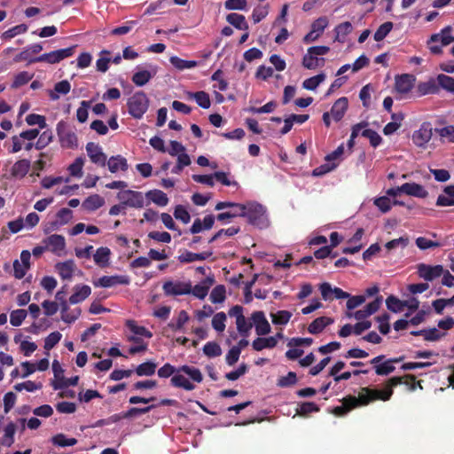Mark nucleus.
Listing matches in <instances>:
<instances>
[{
  "mask_svg": "<svg viewBox=\"0 0 454 454\" xmlns=\"http://www.w3.org/2000/svg\"><path fill=\"white\" fill-rule=\"evenodd\" d=\"M397 386V376L392 377L388 384L383 389H372L369 387H362L358 397L354 395H348L344 397L341 402L342 404L334 407L333 413L335 416L342 417L349 412L351 410L361 406L367 405L375 400H388L393 395V387Z\"/></svg>",
  "mask_w": 454,
  "mask_h": 454,
  "instance_id": "f257e3e1",
  "label": "nucleus"
},
{
  "mask_svg": "<svg viewBox=\"0 0 454 454\" xmlns=\"http://www.w3.org/2000/svg\"><path fill=\"white\" fill-rule=\"evenodd\" d=\"M244 216L248 223L260 228L267 226L266 208L260 203L250 201L245 204Z\"/></svg>",
  "mask_w": 454,
  "mask_h": 454,
  "instance_id": "f03ea898",
  "label": "nucleus"
},
{
  "mask_svg": "<svg viewBox=\"0 0 454 454\" xmlns=\"http://www.w3.org/2000/svg\"><path fill=\"white\" fill-rule=\"evenodd\" d=\"M330 51V48L325 45L311 46L307 50V53L302 58V66L306 69H316L325 65V59L318 58Z\"/></svg>",
  "mask_w": 454,
  "mask_h": 454,
  "instance_id": "7ed1b4c3",
  "label": "nucleus"
},
{
  "mask_svg": "<svg viewBox=\"0 0 454 454\" xmlns=\"http://www.w3.org/2000/svg\"><path fill=\"white\" fill-rule=\"evenodd\" d=\"M128 112L135 119H141L149 107V98L144 91H137L127 102Z\"/></svg>",
  "mask_w": 454,
  "mask_h": 454,
  "instance_id": "20e7f679",
  "label": "nucleus"
},
{
  "mask_svg": "<svg viewBox=\"0 0 454 454\" xmlns=\"http://www.w3.org/2000/svg\"><path fill=\"white\" fill-rule=\"evenodd\" d=\"M451 30V27L447 26L442 28L440 33L431 35L430 39L427 41V45L433 54H441L443 46H447L454 42V36L450 35Z\"/></svg>",
  "mask_w": 454,
  "mask_h": 454,
  "instance_id": "39448f33",
  "label": "nucleus"
},
{
  "mask_svg": "<svg viewBox=\"0 0 454 454\" xmlns=\"http://www.w3.org/2000/svg\"><path fill=\"white\" fill-rule=\"evenodd\" d=\"M75 48L76 45H74L68 48L52 51L48 53H43L38 57L34 58L33 59H30L29 64L38 62H46L49 64L59 63L61 60L73 56Z\"/></svg>",
  "mask_w": 454,
  "mask_h": 454,
  "instance_id": "423d86ee",
  "label": "nucleus"
},
{
  "mask_svg": "<svg viewBox=\"0 0 454 454\" xmlns=\"http://www.w3.org/2000/svg\"><path fill=\"white\" fill-rule=\"evenodd\" d=\"M56 130L62 147L70 149L77 147V136L66 121H59Z\"/></svg>",
  "mask_w": 454,
  "mask_h": 454,
  "instance_id": "0eeeda50",
  "label": "nucleus"
},
{
  "mask_svg": "<svg viewBox=\"0 0 454 454\" xmlns=\"http://www.w3.org/2000/svg\"><path fill=\"white\" fill-rule=\"evenodd\" d=\"M73 218V211L67 207L59 209L56 215L55 220L48 221L44 224L43 231L45 233H50L59 229V227L68 223Z\"/></svg>",
  "mask_w": 454,
  "mask_h": 454,
  "instance_id": "6e6552de",
  "label": "nucleus"
},
{
  "mask_svg": "<svg viewBox=\"0 0 454 454\" xmlns=\"http://www.w3.org/2000/svg\"><path fill=\"white\" fill-rule=\"evenodd\" d=\"M432 136V124L429 121H425L420 125L419 129L413 132L411 140L416 146L425 149L431 140Z\"/></svg>",
  "mask_w": 454,
  "mask_h": 454,
  "instance_id": "1a4fd4ad",
  "label": "nucleus"
},
{
  "mask_svg": "<svg viewBox=\"0 0 454 454\" xmlns=\"http://www.w3.org/2000/svg\"><path fill=\"white\" fill-rule=\"evenodd\" d=\"M162 289L164 294L167 296H176L183 294H190L192 291V284L190 282H181V281H166Z\"/></svg>",
  "mask_w": 454,
  "mask_h": 454,
  "instance_id": "9d476101",
  "label": "nucleus"
},
{
  "mask_svg": "<svg viewBox=\"0 0 454 454\" xmlns=\"http://www.w3.org/2000/svg\"><path fill=\"white\" fill-rule=\"evenodd\" d=\"M130 283L129 277L126 275L103 276L98 280L93 281L96 287L109 288L117 285H129Z\"/></svg>",
  "mask_w": 454,
  "mask_h": 454,
  "instance_id": "9b49d317",
  "label": "nucleus"
},
{
  "mask_svg": "<svg viewBox=\"0 0 454 454\" xmlns=\"http://www.w3.org/2000/svg\"><path fill=\"white\" fill-rule=\"evenodd\" d=\"M444 272L442 265H428L420 263L418 265V274L421 278L426 281H433L434 279L441 277Z\"/></svg>",
  "mask_w": 454,
  "mask_h": 454,
  "instance_id": "f8f14e48",
  "label": "nucleus"
},
{
  "mask_svg": "<svg viewBox=\"0 0 454 454\" xmlns=\"http://www.w3.org/2000/svg\"><path fill=\"white\" fill-rule=\"evenodd\" d=\"M387 194L392 196V199L387 196H382L374 200V205L382 213L389 211L392 205L397 204V187L388 189Z\"/></svg>",
  "mask_w": 454,
  "mask_h": 454,
  "instance_id": "ddd939ff",
  "label": "nucleus"
},
{
  "mask_svg": "<svg viewBox=\"0 0 454 454\" xmlns=\"http://www.w3.org/2000/svg\"><path fill=\"white\" fill-rule=\"evenodd\" d=\"M251 319L253 325L255 327V332L259 336L266 335L270 332V325L262 311L253 312Z\"/></svg>",
  "mask_w": 454,
  "mask_h": 454,
  "instance_id": "4468645a",
  "label": "nucleus"
},
{
  "mask_svg": "<svg viewBox=\"0 0 454 454\" xmlns=\"http://www.w3.org/2000/svg\"><path fill=\"white\" fill-rule=\"evenodd\" d=\"M87 154L90 160L101 167H105L106 164V155L102 152V148L93 142H90L86 145Z\"/></svg>",
  "mask_w": 454,
  "mask_h": 454,
  "instance_id": "2eb2a0df",
  "label": "nucleus"
},
{
  "mask_svg": "<svg viewBox=\"0 0 454 454\" xmlns=\"http://www.w3.org/2000/svg\"><path fill=\"white\" fill-rule=\"evenodd\" d=\"M405 193L410 196L424 199L427 197L428 192L421 184L416 183H405L399 186V194Z\"/></svg>",
  "mask_w": 454,
  "mask_h": 454,
  "instance_id": "dca6fc26",
  "label": "nucleus"
},
{
  "mask_svg": "<svg viewBox=\"0 0 454 454\" xmlns=\"http://www.w3.org/2000/svg\"><path fill=\"white\" fill-rule=\"evenodd\" d=\"M43 244L46 245L47 250L59 254L66 247L65 238L62 235L52 234L43 240Z\"/></svg>",
  "mask_w": 454,
  "mask_h": 454,
  "instance_id": "f3484780",
  "label": "nucleus"
},
{
  "mask_svg": "<svg viewBox=\"0 0 454 454\" xmlns=\"http://www.w3.org/2000/svg\"><path fill=\"white\" fill-rule=\"evenodd\" d=\"M431 312L430 308L427 307V309H419L417 310V313L414 317L410 319L407 318H400L399 319V330H404L408 327L409 325H418L425 321L426 317L429 315Z\"/></svg>",
  "mask_w": 454,
  "mask_h": 454,
  "instance_id": "a211bd4d",
  "label": "nucleus"
},
{
  "mask_svg": "<svg viewBox=\"0 0 454 454\" xmlns=\"http://www.w3.org/2000/svg\"><path fill=\"white\" fill-rule=\"evenodd\" d=\"M415 77L412 74H404L399 75V100L407 98L409 92H412Z\"/></svg>",
  "mask_w": 454,
  "mask_h": 454,
  "instance_id": "6ab92c4d",
  "label": "nucleus"
},
{
  "mask_svg": "<svg viewBox=\"0 0 454 454\" xmlns=\"http://www.w3.org/2000/svg\"><path fill=\"white\" fill-rule=\"evenodd\" d=\"M55 269L63 280H71L75 270V263L73 260L58 262Z\"/></svg>",
  "mask_w": 454,
  "mask_h": 454,
  "instance_id": "aec40b11",
  "label": "nucleus"
},
{
  "mask_svg": "<svg viewBox=\"0 0 454 454\" xmlns=\"http://www.w3.org/2000/svg\"><path fill=\"white\" fill-rule=\"evenodd\" d=\"M348 101L346 97L340 98L334 102L331 108V115L335 121H340L343 118L348 109Z\"/></svg>",
  "mask_w": 454,
  "mask_h": 454,
  "instance_id": "412c9836",
  "label": "nucleus"
},
{
  "mask_svg": "<svg viewBox=\"0 0 454 454\" xmlns=\"http://www.w3.org/2000/svg\"><path fill=\"white\" fill-rule=\"evenodd\" d=\"M106 165H107L111 173H116L119 170L127 171L129 168V164L126 158L120 154L110 157V159L106 160Z\"/></svg>",
  "mask_w": 454,
  "mask_h": 454,
  "instance_id": "4be33fe9",
  "label": "nucleus"
},
{
  "mask_svg": "<svg viewBox=\"0 0 454 454\" xmlns=\"http://www.w3.org/2000/svg\"><path fill=\"white\" fill-rule=\"evenodd\" d=\"M91 293V288L87 285H76L74 287V294L69 297L71 304H77L84 301Z\"/></svg>",
  "mask_w": 454,
  "mask_h": 454,
  "instance_id": "5701e85b",
  "label": "nucleus"
},
{
  "mask_svg": "<svg viewBox=\"0 0 454 454\" xmlns=\"http://www.w3.org/2000/svg\"><path fill=\"white\" fill-rule=\"evenodd\" d=\"M436 206L450 207L454 206V185H448L443 189V193L440 194L436 200Z\"/></svg>",
  "mask_w": 454,
  "mask_h": 454,
  "instance_id": "b1692460",
  "label": "nucleus"
},
{
  "mask_svg": "<svg viewBox=\"0 0 454 454\" xmlns=\"http://www.w3.org/2000/svg\"><path fill=\"white\" fill-rule=\"evenodd\" d=\"M333 320L331 317H319L313 320L309 327L308 331L311 334H317L323 332V330L328 326L329 325L333 324Z\"/></svg>",
  "mask_w": 454,
  "mask_h": 454,
  "instance_id": "393cba45",
  "label": "nucleus"
},
{
  "mask_svg": "<svg viewBox=\"0 0 454 454\" xmlns=\"http://www.w3.org/2000/svg\"><path fill=\"white\" fill-rule=\"evenodd\" d=\"M411 334L414 336L421 335L423 336L425 340L427 341H435L441 339L442 336L445 335L444 333L440 332L437 328L433 327L429 329H423L419 331H411Z\"/></svg>",
  "mask_w": 454,
  "mask_h": 454,
  "instance_id": "a878e982",
  "label": "nucleus"
},
{
  "mask_svg": "<svg viewBox=\"0 0 454 454\" xmlns=\"http://www.w3.org/2000/svg\"><path fill=\"white\" fill-rule=\"evenodd\" d=\"M148 200L160 207H165L168 203V198L165 192L160 190H151L145 193Z\"/></svg>",
  "mask_w": 454,
  "mask_h": 454,
  "instance_id": "bb28decb",
  "label": "nucleus"
},
{
  "mask_svg": "<svg viewBox=\"0 0 454 454\" xmlns=\"http://www.w3.org/2000/svg\"><path fill=\"white\" fill-rule=\"evenodd\" d=\"M277 346L276 337H258L252 342V347L256 351H261L264 348H273Z\"/></svg>",
  "mask_w": 454,
  "mask_h": 454,
  "instance_id": "cd10ccee",
  "label": "nucleus"
},
{
  "mask_svg": "<svg viewBox=\"0 0 454 454\" xmlns=\"http://www.w3.org/2000/svg\"><path fill=\"white\" fill-rule=\"evenodd\" d=\"M226 20L234 27L239 30H248V24L242 14L231 12L226 16Z\"/></svg>",
  "mask_w": 454,
  "mask_h": 454,
  "instance_id": "c85d7f7f",
  "label": "nucleus"
},
{
  "mask_svg": "<svg viewBox=\"0 0 454 454\" xmlns=\"http://www.w3.org/2000/svg\"><path fill=\"white\" fill-rule=\"evenodd\" d=\"M414 89L415 90H412V92H416V96L420 97L438 93L440 87H437L434 81H429L427 82L419 83L418 87H414Z\"/></svg>",
  "mask_w": 454,
  "mask_h": 454,
  "instance_id": "c756f323",
  "label": "nucleus"
},
{
  "mask_svg": "<svg viewBox=\"0 0 454 454\" xmlns=\"http://www.w3.org/2000/svg\"><path fill=\"white\" fill-rule=\"evenodd\" d=\"M16 432V425L13 422H10L6 425L4 429V434L0 439V444L7 447H11L14 442V434Z\"/></svg>",
  "mask_w": 454,
  "mask_h": 454,
  "instance_id": "7c9ffc66",
  "label": "nucleus"
},
{
  "mask_svg": "<svg viewBox=\"0 0 454 454\" xmlns=\"http://www.w3.org/2000/svg\"><path fill=\"white\" fill-rule=\"evenodd\" d=\"M353 30V26L349 21H345L335 27V41L344 43L346 36L349 35Z\"/></svg>",
  "mask_w": 454,
  "mask_h": 454,
  "instance_id": "2f4dec72",
  "label": "nucleus"
},
{
  "mask_svg": "<svg viewBox=\"0 0 454 454\" xmlns=\"http://www.w3.org/2000/svg\"><path fill=\"white\" fill-rule=\"evenodd\" d=\"M111 251L106 247H98L93 255L95 262L100 267L108 265Z\"/></svg>",
  "mask_w": 454,
  "mask_h": 454,
  "instance_id": "473e14b6",
  "label": "nucleus"
},
{
  "mask_svg": "<svg viewBox=\"0 0 454 454\" xmlns=\"http://www.w3.org/2000/svg\"><path fill=\"white\" fill-rule=\"evenodd\" d=\"M155 74L148 70H138L133 74L131 81L139 87L145 85Z\"/></svg>",
  "mask_w": 454,
  "mask_h": 454,
  "instance_id": "72a5a7b5",
  "label": "nucleus"
},
{
  "mask_svg": "<svg viewBox=\"0 0 454 454\" xmlns=\"http://www.w3.org/2000/svg\"><path fill=\"white\" fill-rule=\"evenodd\" d=\"M105 203L104 199L98 194L89 196L83 202L82 207L89 211H95L101 207Z\"/></svg>",
  "mask_w": 454,
  "mask_h": 454,
  "instance_id": "f704fd0d",
  "label": "nucleus"
},
{
  "mask_svg": "<svg viewBox=\"0 0 454 454\" xmlns=\"http://www.w3.org/2000/svg\"><path fill=\"white\" fill-rule=\"evenodd\" d=\"M30 168V161L23 159L16 161L12 168V175L14 176H25Z\"/></svg>",
  "mask_w": 454,
  "mask_h": 454,
  "instance_id": "c9c22d12",
  "label": "nucleus"
},
{
  "mask_svg": "<svg viewBox=\"0 0 454 454\" xmlns=\"http://www.w3.org/2000/svg\"><path fill=\"white\" fill-rule=\"evenodd\" d=\"M170 383L175 387H182L188 391H192L195 388L193 383L189 381L184 375L178 373L172 376Z\"/></svg>",
  "mask_w": 454,
  "mask_h": 454,
  "instance_id": "e433bc0d",
  "label": "nucleus"
},
{
  "mask_svg": "<svg viewBox=\"0 0 454 454\" xmlns=\"http://www.w3.org/2000/svg\"><path fill=\"white\" fill-rule=\"evenodd\" d=\"M51 442L55 446L64 448L75 445L77 443V439L67 438L64 434L60 433L52 436Z\"/></svg>",
  "mask_w": 454,
  "mask_h": 454,
  "instance_id": "4c0bfd02",
  "label": "nucleus"
},
{
  "mask_svg": "<svg viewBox=\"0 0 454 454\" xmlns=\"http://www.w3.org/2000/svg\"><path fill=\"white\" fill-rule=\"evenodd\" d=\"M189 98L195 99L196 103L204 109H207L210 107L211 102L209 95L203 90L197 92H190Z\"/></svg>",
  "mask_w": 454,
  "mask_h": 454,
  "instance_id": "58836bf2",
  "label": "nucleus"
},
{
  "mask_svg": "<svg viewBox=\"0 0 454 454\" xmlns=\"http://www.w3.org/2000/svg\"><path fill=\"white\" fill-rule=\"evenodd\" d=\"M190 317L185 310H180L176 322L168 323V326L173 331H181L184 328V325L189 321Z\"/></svg>",
  "mask_w": 454,
  "mask_h": 454,
  "instance_id": "ea45409f",
  "label": "nucleus"
},
{
  "mask_svg": "<svg viewBox=\"0 0 454 454\" xmlns=\"http://www.w3.org/2000/svg\"><path fill=\"white\" fill-rule=\"evenodd\" d=\"M177 372H184L188 375L193 381L200 383L203 380V376L200 369L189 365H183L177 368Z\"/></svg>",
  "mask_w": 454,
  "mask_h": 454,
  "instance_id": "a19ab883",
  "label": "nucleus"
},
{
  "mask_svg": "<svg viewBox=\"0 0 454 454\" xmlns=\"http://www.w3.org/2000/svg\"><path fill=\"white\" fill-rule=\"evenodd\" d=\"M169 61L178 70L190 69L198 66L197 61L185 60L176 56L171 57Z\"/></svg>",
  "mask_w": 454,
  "mask_h": 454,
  "instance_id": "79ce46f5",
  "label": "nucleus"
},
{
  "mask_svg": "<svg viewBox=\"0 0 454 454\" xmlns=\"http://www.w3.org/2000/svg\"><path fill=\"white\" fill-rule=\"evenodd\" d=\"M395 363H397V358L384 361L375 366V372L378 375H388L395 371L394 364Z\"/></svg>",
  "mask_w": 454,
  "mask_h": 454,
  "instance_id": "37998d69",
  "label": "nucleus"
},
{
  "mask_svg": "<svg viewBox=\"0 0 454 454\" xmlns=\"http://www.w3.org/2000/svg\"><path fill=\"white\" fill-rule=\"evenodd\" d=\"M156 364L152 361L145 362L139 364L135 372L137 376H152L155 373L156 371Z\"/></svg>",
  "mask_w": 454,
  "mask_h": 454,
  "instance_id": "c03bdc74",
  "label": "nucleus"
},
{
  "mask_svg": "<svg viewBox=\"0 0 454 454\" xmlns=\"http://www.w3.org/2000/svg\"><path fill=\"white\" fill-rule=\"evenodd\" d=\"M271 321L274 325H285L292 317V313L288 310H278L276 313H270Z\"/></svg>",
  "mask_w": 454,
  "mask_h": 454,
  "instance_id": "a18cd8bd",
  "label": "nucleus"
},
{
  "mask_svg": "<svg viewBox=\"0 0 454 454\" xmlns=\"http://www.w3.org/2000/svg\"><path fill=\"white\" fill-rule=\"evenodd\" d=\"M325 79V74L324 73L318 74L306 79L302 83V87L308 90H315Z\"/></svg>",
  "mask_w": 454,
  "mask_h": 454,
  "instance_id": "49530a36",
  "label": "nucleus"
},
{
  "mask_svg": "<svg viewBox=\"0 0 454 454\" xmlns=\"http://www.w3.org/2000/svg\"><path fill=\"white\" fill-rule=\"evenodd\" d=\"M78 381H79L78 376H74L71 378H65L64 376H61L59 380L53 381L51 385L55 390H58V389H63L69 386H76L78 384Z\"/></svg>",
  "mask_w": 454,
  "mask_h": 454,
  "instance_id": "de8ad7c7",
  "label": "nucleus"
},
{
  "mask_svg": "<svg viewBox=\"0 0 454 454\" xmlns=\"http://www.w3.org/2000/svg\"><path fill=\"white\" fill-rule=\"evenodd\" d=\"M226 289L223 285H218L213 288L210 294V301L213 303H222L226 298Z\"/></svg>",
  "mask_w": 454,
  "mask_h": 454,
  "instance_id": "09e8293b",
  "label": "nucleus"
},
{
  "mask_svg": "<svg viewBox=\"0 0 454 454\" xmlns=\"http://www.w3.org/2000/svg\"><path fill=\"white\" fill-rule=\"evenodd\" d=\"M320 408L317 404L313 402H304L300 404L297 409V414L301 417H306L311 412H318Z\"/></svg>",
  "mask_w": 454,
  "mask_h": 454,
  "instance_id": "8fccbe9b",
  "label": "nucleus"
},
{
  "mask_svg": "<svg viewBox=\"0 0 454 454\" xmlns=\"http://www.w3.org/2000/svg\"><path fill=\"white\" fill-rule=\"evenodd\" d=\"M129 200L126 201V206L130 207L141 208L144 207V196L140 192L133 191L129 192Z\"/></svg>",
  "mask_w": 454,
  "mask_h": 454,
  "instance_id": "3c124183",
  "label": "nucleus"
},
{
  "mask_svg": "<svg viewBox=\"0 0 454 454\" xmlns=\"http://www.w3.org/2000/svg\"><path fill=\"white\" fill-rule=\"evenodd\" d=\"M33 78V74L27 71H22L14 76L13 82L11 85L12 89H18L27 84Z\"/></svg>",
  "mask_w": 454,
  "mask_h": 454,
  "instance_id": "603ef678",
  "label": "nucleus"
},
{
  "mask_svg": "<svg viewBox=\"0 0 454 454\" xmlns=\"http://www.w3.org/2000/svg\"><path fill=\"white\" fill-rule=\"evenodd\" d=\"M156 407L155 404H151L145 407H132L129 408L128 411H124V417L128 419H132L135 417H137L142 414H145L150 412L152 410H153Z\"/></svg>",
  "mask_w": 454,
  "mask_h": 454,
  "instance_id": "864d4df0",
  "label": "nucleus"
},
{
  "mask_svg": "<svg viewBox=\"0 0 454 454\" xmlns=\"http://www.w3.org/2000/svg\"><path fill=\"white\" fill-rule=\"evenodd\" d=\"M27 312L26 309H18L12 310L10 315V323L12 326H20L26 319Z\"/></svg>",
  "mask_w": 454,
  "mask_h": 454,
  "instance_id": "5fc2aeb1",
  "label": "nucleus"
},
{
  "mask_svg": "<svg viewBox=\"0 0 454 454\" xmlns=\"http://www.w3.org/2000/svg\"><path fill=\"white\" fill-rule=\"evenodd\" d=\"M236 325L238 332L244 337L248 336V333L253 327V324L251 322H247L244 315L238 317L236 319Z\"/></svg>",
  "mask_w": 454,
  "mask_h": 454,
  "instance_id": "6e6d98bb",
  "label": "nucleus"
},
{
  "mask_svg": "<svg viewBox=\"0 0 454 454\" xmlns=\"http://www.w3.org/2000/svg\"><path fill=\"white\" fill-rule=\"evenodd\" d=\"M27 26L26 24H20L12 27V28L4 31L2 35L4 40H8L15 37L18 35L24 34L27 31Z\"/></svg>",
  "mask_w": 454,
  "mask_h": 454,
  "instance_id": "4d7b16f0",
  "label": "nucleus"
},
{
  "mask_svg": "<svg viewBox=\"0 0 454 454\" xmlns=\"http://www.w3.org/2000/svg\"><path fill=\"white\" fill-rule=\"evenodd\" d=\"M203 352L208 357H216L221 356L222 349L218 343L215 341H209L204 345Z\"/></svg>",
  "mask_w": 454,
  "mask_h": 454,
  "instance_id": "13d9d810",
  "label": "nucleus"
},
{
  "mask_svg": "<svg viewBox=\"0 0 454 454\" xmlns=\"http://www.w3.org/2000/svg\"><path fill=\"white\" fill-rule=\"evenodd\" d=\"M393 28V23L387 21L381 24L374 33L373 38L377 42L382 41Z\"/></svg>",
  "mask_w": 454,
  "mask_h": 454,
  "instance_id": "bf43d9fd",
  "label": "nucleus"
},
{
  "mask_svg": "<svg viewBox=\"0 0 454 454\" xmlns=\"http://www.w3.org/2000/svg\"><path fill=\"white\" fill-rule=\"evenodd\" d=\"M226 315L224 312H218L214 315L212 319L213 328L219 333H222L225 329Z\"/></svg>",
  "mask_w": 454,
  "mask_h": 454,
  "instance_id": "052dcab7",
  "label": "nucleus"
},
{
  "mask_svg": "<svg viewBox=\"0 0 454 454\" xmlns=\"http://www.w3.org/2000/svg\"><path fill=\"white\" fill-rule=\"evenodd\" d=\"M53 138L51 130H45L40 136L36 143L35 144V147L37 150H42L46 147Z\"/></svg>",
  "mask_w": 454,
  "mask_h": 454,
  "instance_id": "680f3d73",
  "label": "nucleus"
},
{
  "mask_svg": "<svg viewBox=\"0 0 454 454\" xmlns=\"http://www.w3.org/2000/svg\"><path fill=\"white\" fill-rule=\"evenodd\" d=\"M361 136L368 138L372 147H377L381 143V137L371 129H364L361 131Z\"/></svg>",
  "mask_w": 454,
  "mask_h": 454,
  "instance_id": "e2e57ef3",
  "label": "nucleus"
},
{
  "mask_svg": "<svg viewBox=\"0 0 454 454\" xmlns=\"http://www.w3.org/2000/svg\"><path fill=\"white\" fill-rule=\"evenodd\" d=\"M26 121L28 125H38L40 129H44L47 126L46 119L43 115L30 114L26 117Z\"/></svg>",
  "mask_w": 454,
  "mask_h": 454,
  "instance_id": "0e129e2a",
  "label": "nucleus"
},
{
  "mask_svg": "<svg viewBox=\"0 0 454 454\" xmlns=\"http://www.w3.org/2000/svg\"><path fill=\"white\" fill-rule=\"evenodd\" d=\"M297 382L296 373L289 372L286 376H282L278 380L277 385L280 387H288Z\"/></svg>",
  "mask_w": 454,
  "mask_h": 454,
  "instance_id": "69168bd1",
  "label": "nucleus"
},
{
  "mask_svg": "<svg viewBox=\"0 0 454 454\" xmlns=\"http://www.w3.org/2000/svg\"><path fill=\"white\" fill-rule=\"evenodd\" d=\"M84 164V160L82 157H78L74 160V161L68 167V171L73 176H82V167Z\"/></svg>",
  "mask_w": 454,
  "mask_h": 454,
  "instance_id": "338daca9",
  "label": "nucleus"
},
{
  "mask_svg": "<svg viewBox=\"0 0 454 454\" xmlns=\"http://www.w3.org/2000/svg\"><path fill=\"white\" fill-rule=\"evenodd\" d=\"M437 81L441 88L445 89L448 91L454 92V78L446 74H439Z\"/></svg>",
  "mask_w": 454,
  "mask_h": 454,
  "instance_id": "774afa93",
  "label": "nucleus"
}]
</instances>
